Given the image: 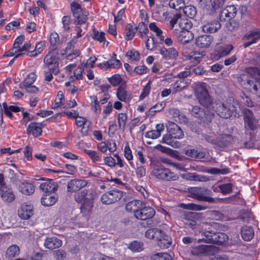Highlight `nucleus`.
Instances as JSON below:
<instances>
[{
  "label": "nucleus",
  "instance_id": "18",
  "mask_svg": "<svg viewBox=\"0 0 260 260\" xmlns=\"http://www.w3.org/2000/svg\"><path fill=\"white\" fill-rule=\"evenodd\" d=\"M213 41V37L210 35L199 36L196 41L197 46L200 48H208Z\"/></svg>",
  "mask_w": 260,
  "mask_h": 260
},
{
  "label": "nucleus",
  "instance_id": "44",
  "mask_svg": "<svg viewBox=\"0 0 260 260\" xmlns=\"http://www.w3.org/2000/svg\"><path fill=\"white\" fill-rule=\"evenodd\" d=\"M137 30V28L131 24H128L125 29V38L126 40H131L134 36Z\"/></svg>",
  "mask_w": 260,
  "mask_h": 260
},
{
  "label": "nucleus",
  "instance_id": "47",
  "mask_svg": "<svg viewBox=\"0 0 260 260\" xmlns=\"http://www.w3.org/2000/svg\"><path fill=\"white\" fill-rule=\"evenodd\" d=\"M182 10L185 15L190 18H193L196 16L197 13L195 7L191 5L184 6Z\"/></svg>",
  "mask_w": 260,
  "mask_h": 260
},
{
  "label": "nucleus",
  "instance_id": "15",
  "mask_svg": "<svg viewBox=\"0 0 260 260\" xmlns=\"http://www.w3.org/2000/svg\"><path fill=\"white\" fill-rule=\"evenodd\" d=\"M0 195L2 200L7 203L12 202L15 198L12 189L7 186H2L1 188Z\"/></svg>",
  "mask_w": 260,
  "mask_h": 260
},
{
  "label": "nucleus",
  "instance_id": "34",
  "mask_svg": "<svg viewBox=\"0 0 260 260\" xmlns=\"http://www.w3.org/2000/svg\"><path fill=\"white\" fill-rule=\"evenodd\" d=\"M165 129V126L163 124H158L156 126L155 130H152L147 132L145 136L149 138L156 139L158 138L162 132Z\"/></svg>",
  "mask_w": 260,
  "mask_h": 260
},
{
  "label": "nucleus",
  "instance_id": "56",
  "mask_svg": "<svg viewBox=\"0 0 260 260\" xmlns=\"http://www.w3.org/2000/svg\"><path fill=\"white\" fill-rule=\"evenodd\" d=\"M109 82L113 86H116L120 84L122 81L121 76L118 74H115L108 78Z\"/></svg>",
  "mask_w": 260,
  "mask_h": 260
},
{
  "label": "nucleus",
  "instance_id": "30",
  "mask_svg": "<svg viewBox=\"0 0 260 260\" xmlns=\"http://www.w3.org/2000/svg\"><path fill=\"white\" fill-rule=\"evenodd\" d=\"M142 202L140 200H134L127 203L125 206V209L129 212H132L136 216V213L139 209L142 207Z\"/></svg>",
  "mask_w": 260,
  "mask_h": 260
},
{
  "label": "nucleus",
  "instance_id": "12",
  "mask_svg": "<svg viewBox=\"0 0 260 260\" xmlns=\"http://www.w3.org/2000/svg\"><path fill=\"white\" fill-rule=\"evenodd\" d=\"M155 210L150 207H142L139 209L136 213L135 217L138 219L145 220L151 218L155 215Z\"/></svg>",
  "mask_w": 260,
  "mask_h": 260
},
{
  "label": "nucleus",
  "instance_id": "31",
  "mask_svg": "<svg viewBox=\"0 0 260 260\" xmlns=\"http://www.w3.org/2000/svg\"><path fill=\"white\" fill-rule=\"evenodd\" d=\"M149 29L155 33L159 43H162L164 37L162 36V31L160 27L155 22H151L149 24Z\"/></svg>",
  "mask_w": 260,
  "mask_h": 260
},
{
  "label": "nucleus",
  "instance_id": "8",
  "mask_svg": "<svg viewBox=\"0 0 260 260\" xmlns=\"http://www.w3.org/2000/svg\"><path fill=\"white\" fill-rule=\"evenodd\" d=\"M71 10L73 16L76 18V21L78 24H82L86 22L87 20L86 13L82 12V9L79 4L77 3L73 2L71 4Z\"/></svg>",
  "mask_w": 260,
  "mask_h": 260
},
{
  "label": "nucleus",
  "instance_id": "49",
  "mask_svg": "<svg viewBox=\"0 0 260 260\" xmlns=\"http://www.w3.org/2000/svg\"><path fill=\"white\" fill-rule=\"evenodd\" d=\"M164 175L162 178V180L165 181H175L178 179V176L174 173L171 172L169 169L167 168L166 172H165Z\"/></svg>",
  "mask_w": 260,
  "mask_h": 260
},
{
  "label": "nucleus",
  "instance_id": "9",
  "mask_svg": "<svg viewBox=\"0 0 260 260\" xmlns=\"http://www.w3.org/2000/svg\"><path fill=\"white\" fill-rule=\"evenodd\" d=\"M24 40V36L21 35L18 37L15 40L13 47L5 53L6 56H15V58H17L20 56V46Z\"/></svg>",
  "mask_w": 260,
  "mask_h": 260
},
{
  "label": "nucleus",
  "instance_id": "55",
  "mask_svg": "<svg viewBox=\"0 0 260 260\" xmlns=\"http://www.w3.org/2000/svg\"><path fill=\"white\" fill-rule=\"evenodd\" d=\"M87 193L88 190L86 189H84L82 191L78 192L74 195V197L75 200L78 203H81L82 201H84L85 199H87L85 198V197L87 194Z\"/></svg>",
  "mask_w": 260,
  "mask_h": 260
},
{
  "label": "nucleus",
  "instance_id": "37",
  "mask_svg": "<svg viewBox=\"0 0 260 260\" xmlns=\"http://www.w3.org/2000/svg\"><path fill=\"white\" fill-rule=\"evenodd\" d=\"M241 236L245 241L251 240L254 236V231L252 227H243L241 229Z\"/></svg>",
  "mask_w": 260,
  "mask_h": 260
},
{
  "label": "nucleus",
  "instance_id": "32",
  "mask_svg": "<svg viewBox=\"0 0 260 260\" xmlns=\"http://www.w3.org/2000/svg\"><path fill=\"white\" fill-rule=\"evenodd\" d=\"M178 34V38L180 42L182 44H186L193 39V34L189 30L180 31L177 32Z\"/></svg>",
  "mask_w": 260,
  "mask_h": 260
},
{
  "label": "nucleus",
  "instance_id": "61",
  "mask_svg": "<svg viewBox=\"0 0 260 260\" xmlns=\"http://www.w3.org/2000/svg\"><path fill=\"white\" fill-rule=\"evenodd\" d=\"M61 21L64 30L65 31H69L70 29V25L71 22L70 17L68 16H64L62 18Z\"/></svg>",
  "mask_w": 260,
  "mask_h": 260
},
{
  "label": "nucleus",
  "instance_id": "19",
  "mask_svg": "<svg viewBox=\"0 0 260 260\" xmlns=\"http://www.w3.org/2000/svg\"><path fill=\"white\" fill-rule=\"evenodd\" d=\"M192 170L198 171L203 172H206L208 173H210L211 174H226L229 172V170L228 168H224L222 169H217L215 168H212L210 169L207 170L204 169L203 167H193L190 166V169Z\"/></svg>",
  "mask_w": 260,
  "mask_h": 260
},
{
  "label": "nucleus",
  "instance_id": "13",
  "mask_svg": "<svg viewBox=\"0 0 260 260\" xmlns=\"http://www.w3.org/2000/svg\"><path fill=\"white\" fill-rule=\"evenodd\" d=\"M18 215L22 219H28L34 215L33 206L30 204H22L18 210Z\"/></svg>",
  "mask_w": 260,
  "mask_h": 260
},
{
  "label": "nucleus",
  "instance_id": "45",
  "mask_svg": "<svg viewBox=\"0 0 260 260\" xmlns=\"http://www.w3.org/2000/svg\"><path fill=\"white\" fill-rule=\"evenodd\" d=\"M184 6L183 0H171L169 2L170 7L177 11L183 10Z\"/></svg>",
  "mask_w": 260,
  "mask_h": 260
},
{
  "label": "nucleus",
  "instance_id": "28",
  "mask_svg": "<svg viewBox=\"0 0 260 260\" xmlns=\"http://www.w3.org/2000/svg\"><path fill=\"white\" fill-rule=\"evenodd\" d=\"M226 0H210L211 5L206 6L205 9L209 14H213L216 10L221 8Z\"/></svg>",
  "mask_w": 260,
  "mask_h": 260
},
{
  "label": "nucleus",
  "instance_id": "21",
  "mask_svg": "<svg viewBox=\"0 0 260 260\" xmlns=\"http://www.w3.org/2000/svg\"><path fill=\"white\" fill-rule=\"evenodd\" d=\"M183 179L189 181L207 182L209 180L207 176L199 175L196 173H187L182 175Z\"/></svg>",
  "mask_w": 260,
  "mask_h": 260
},
{
  "label": "nucleus",
  "instance_id": "38",
  "mask_svg": "<svg viewBox=\"0 0 260 260\" xmlns=\"http://www.w3.org/2000/svg\"><path fill=\"white\" fill-rule=\"evenodd\" d=\"M36 79V75L34 73L29 74L24 80L19 84L20 88L23 89V87L32 85Z\"/></svg>",
  "mask_w": 260,
  "mask_h": 260
},
{
  "label": "nucleus",
  "instance_id": "51",
  "mask_svg": "<svg viewBox=\"0 0 260 260\" xmlns=\"http://www.w3.org/2000/svg\"><path fill=\"white\" fill-rule=\"evenodd\" d=\"M233 48V46L231 45H221L218 49V53L219 56V57H220L229 54Z\"/></svg>",
  "mask_w": 260,
  "mask_h": 260
},
{
  "label": "nucleus",
  "instance_id": "39",
  "mask_svg": "<svg viewBox=\"0 0 260 260\" xmlns=\"http://www.w3.org/2000/svg\"><path fill=\"white\" fill-rule=\"evenodd\" d=\"M166 170L167 168L161 165L156 166L153 169L151 174L156 178L161 179Z\"/></svg>",
  "mask_w": 260,
  "mask_h": 260
},
{
  "label": "nucleus",
  "instance_id": "1",
  "mask_svg": "<svg viewBox=\"0 0 260 260\" xmlns=\"http://www.w3.org/2000/svg\"><path fill=\"white\" fill-rule=\"evenodd\" d=\"M213 108L216 113L221 117L229 118L232 115L238 113V104L233 100L223 103L220 102L213 104Z\"/></svg>",
  "mask_w": 260,
  "mask_h": 260
},
{
  "label": "nucleus",
  "instance_id": "7",
  "mask_svg": "<svg viewBox=\"0 0 260 260\" xmlns=\"http://www.w3.org/2000/svg\"><path fill=\"white\" fill-rule=\"evenodd\" d=\"M243 114L245 128L252 131L256 130L258 127V121L253 113L249 109H245Z\"/></svg>",
  "mask_w": 260,
  "mask_h": 260
},
{
  "label": "nucleus",
  "instance_id": "50",
  "mask_svg": "<svg viewBox=\"0 0 260 260\" xmlns=\"http://www.w3.org/2000/svg\"><path fill=\"white\" fill-rule=\"evenodd\" d=\"M125 55L128 60L131 62L137 61L140 58L139 53L134 49L128 50Z\"/></svg>",
  "mask_w": 260,
  "mask_h": 260
},
{
  "label": "nucleus",
  "instance_id": "5",
  "mask_svg": "<svg viewBox=\"0 0 260 260\" xmlns=\"http://www.w3.org/2000/svg\"><path fill=\"white\" fill-rule=\"evenodd\" d=\"M191 113L201 122L208 124L211 122L214 117V114L208 109H204L198 106H193L191 109Z\"/></svg>",
  "mask_w": 260,
  "mask_h": 260
},
{
  "label": "nucleus",
  "instance_id": "6",
  "mask_svg": "<svg viewBox=\"0 0 260 260\" xmlns=\"http://www.w3.org/2000/svg\"><path fill=\"white\" fill-rule=\"evenodd\" d=\"M122 196V191L119 190L113 189L103 194L101 198V201L103 204L110 205L118 202Z\"/></svg>",
  "mask_w": 260,
  "mask_h": 260
},
{
  "label": "nucleus",
  "instance_id": "57",
  "mask_svg": "<svg viewBox=\"0 0 260 260\" xmlns=\"http://www.w3.org/2000/svg\"><path fill=\"white\" fill-rule=\"evenodd\" d=\"M138 27L140 37L142 38L146 37L149 31L147 26L142 22L139 24Z\"/></svg>",
  "mask_w": 260,
  "mask_h": 260
},
{
  "label": "nucleus",
  "instance_id": "33",
  "mask_svg": "<svg viewBox=\"0 0 260 260\" xmlns=\"http://www.w3.org/2000/svg\"><path fill=\"white\" fill-rule=\"evenodd\" d=\"M20 191L24 194L29 195L34 192L35 189L33 185L29 182L23 181L19 184Z\"/></svg>",
  "mask_w": 260,
  "mask_h": 260
},
{
  "label": "nucleus",
  "instance_id": "53",
  "mask_svg": "<svg viewBox=\"0 0 260 260\" xmlns=\"http://www.w3.org/2000/svg\"><path fill=\"white\" fill-rule=\"evenodd\" d=\"M151 260H172L171 256L167 253H157L151 256Z\"/></svg>",
  "mask_w": 260,
  "mask_h": 260
},
{
  "label": "nucleus",
  "instance_id": "52",
  "mask_svg": "<svg viewBox=\"0 0 260 260\" xmlns=\"http://www.w3.org/2000/svg\"><path fill=\"white\" fill-rule=\"evenodd\" d=\"M84 152L89 156L93 162L99 161L101 160L99 152L91 150L85 149Z\"/></svg>",
  "mask_w": 260,
  "mask_h": 260
},
{
  "label": "nucleus",
  "instance_id": "42",
  "mask_svg": "<svg viewBox=\"0 0 260 260\" xmlns=\"http://www.w3.org/2000/svg\"><path fill=\"white\" fill-rule=\"evenodd\" d=\"M44 45V42H39L36 45L35 49L33 51L28 52L27 55L30 57L37 56L43 50Z\"/></svg>",
  "mask_w": 260,
  "mask_h": 260
},
{
  "label": "nucleus",
  "instance_id": "48",
  "mask_svg": "<svg viewBox=\"0 0 260 260\" xmlns=\"http://www.w3.org/2000/svg\"><path fill=\"white\" fill-rule=\"evenodd\" d=\"M246 37L247 39L252 37V39L250 42L251 44L255 43L260 39V30L258 29H254L249 32Z\"/></svg>",
  "mask_w": 260,
  "mask_h": 260
},
{
  "label": "nucleus",
  "instance_id": "24",
  "mask_svg": "<svg viewBox=\"0 0 260 260\" xmlns=\"http://www.w3.org/2000/svg\"><path fill=\"white\" fill-rule=\"evenodd\" d=\"M44 126L45 124L43 123H31L27 127V133L35 137H38L42 134V127Z\"/></svg>",
  "mask_w": 260,
  "mask_h": 260
},
{
  "label": "nucleus",
  "instance_id": "26",
  "mask_svg": "<svg viewBox=\"0 0 260 260\" xmlns=\"http://www.w3.org/2000/svg\"><path fill=\"white\" fill-rule=\"evenodd\" d=\"M221 27L220 23L217 21L208 22L202 26V30L204 32L214 33Z\"/></svg>",
  "mask_w": 260,
  "mask_h": 260
},
{
  "label": "nucleus",
  "instance_id": "14",
  "mask_svg": "<svg viewBox=\"0 0 260 260\" xmlns=\"http://www.w3.org/2000/svg\"><path fill=\"white\" fill-rule=\"evenodd\" d=\"M168 131L169 133L165 136H169L170 137L175 139H180L184 137V133L181 128L176 123L171 122L168 127Z\"/></svg>",
  "mask_w": 260,
  "mask_h": 260
},
{
  "label": "nucleus",
  "instance_id": "43",
  "mask_svg": "<svg viewBox=\"0 0 260 260\" xmlns=\"http://www.w3.org/2000/svg\"><path fill=\"white\" fill-rule=\"evenodd\" d=\"M162 142L176 148L181 147V143L179 141L175 140L174 138L170 137L169 136H164Z\"/></svg>",
  "mask_w": 260,
  "mask_h": 260
},
{
  "label": "nucleus",
  "instance_id": "4",
  "mask_svg": "<svg viewBox=\"0 0 260 260\" xmlns=\"http://www.w3.org/2000/svg\"><path fill=\"white\" fill-rule=\"evenodd\" d=\"M170 25L171 29L176 26L175 30L177 32L180 31L189 30L192 24L190 21L184 18H182L178 14H175L170 21Z\"/></svg>",
  "mask_w": 260,
  "mask_h": 260
},
{
  "label": "nucleus",
  "instance_id": "46",
  "mask_svg": "<svg viewBox=\"0 0 260 260\" xmlns=\"http://www.w3.org/2000/svg\"><path fill=\"white\" fill-rule=\"evenodd\" d=\"M185 154L188 156L196 158H203L205 157V153L202 151H198L197 150L188 149L185 151Z\"/></svg>",
  "mask_w": 260,
  "mask_h": 260
},
{
  "label": "nucleus",
  "instance_id": "60",
  "mask_svg": "<svg viewBox=\"0 0 260 260\" xmlns=\"http://www.w3.org/2000/svg\"><path fill=\"white\" fill-rule=\"evenodd\" d=\"M128 248L134 252H139L143 250V244L140 242L134 241L129 245Z\"/></svg>",
  "mask_w": 260,
  "mask_h": 260
},
{
  "label": "nucleus",
  "instance_id": "62",
  "mask_svg": "<svg viewBox=\"0 0 260 260\" xmlns=\"http://www.w3.org/2000/svg\"><path fill=\"white\" fill-rule=\"evenodd\" d=\"M92 38L102 42L105 40V33L103 32H99L98 30H94L92 35Z\"/></svg>",
  "mask_w": 260,
  "mask_h": 260
},
{
  "label": "nucleus",
  "instance_id": "16",
  "mask_svg": "<svg viewBox=\"0 0 260 260\" xmlns=\"http://www.w3.org/2000/svg\"><path fill=\"white\" fill-rule=\"evenodd\" d=\"M57 185L53 181L52 179H46L45 182L41 183L40 188L45 193H50L54 192L57 190Z\"/></svg>",
  "mask_w": 260,
  "mask_h": 260
},
{
  "label": "nucleus",
  "instance_id": "25",
  "mask_svg": "<svg viewBox=\"0 0 260 260\" xmlns=\"http://www.w3.org/2000/svg\"><path fill=\"white\" fill-rule=\"evenodd\" d=\"M212 249V246L211 245H201L193 248L191 250V253L194 255L208 254Z\"/></svg>",
  "mask_w": 260,
  "mask_h": 260
},
{
  "label": "nucleus",
  "instance_id": "17",
  "mask_svg": "<svg viewBox=\"0 0 260 260\" xmlns=\"http://www.w3.org/2000/svg\"><path fill=\"white\" fill-rule=\"evenodd\" d=\"M126 87L125 83H122L117 90V98L120 101L124 102H127L132 99L131 94L126 90Z\"/></svg>",
  "mask_w": 260,
  "mask_h": 260
},
{
  "label": "nucleus",
  "instance_id": "35",
  "mask_svg": "<svg viewBox=\"0 0 260 260\" xmlns=\"http://www.w3.org/2000/svg\"><path fill=\"white\" fill-rule=\"evenodd\" d=\"M44 61L46 65L58 64L57 53L55 51L49 52L45 57Z\"/></svg>",
  "mask_w": 260,
  "mask_h": 260
},
{
  "label": "nucleus",
  "instance_id": "22",
  "mask_svg": "<svg viewBox=\"0 0 260 260\" xmlns=\"http://www.w3.org/2000/svg\"><path fill=\"white\" fill-rule=\"evenodd\" d=\"M57 200V195L54 192L45 193L41 199V203L44 206H50L54 205Z\"/></svg>",
  "mask_w": 260,
  "mask_h": 260
},
{
  "label": "nucleus",
  "instance_id": "27",
  "mask_svg": "<svg viewBox=\"0 0 260 260\" xmlns=\"http://www.w3.org/2000/svg\"><path fill=\"white\" fill-rule=\"evenodd\" d=\"M228 239V236L223 233H214L212 236H210L209 242L210 243L222 244Z\"/></svg>",
  "mask_w": 260,
  "mask_h": 260
},
{
  "label": "nucleus",
  "instance_id": "54",
  "mask_svg": "<svg viewBox=\"0 0 260 260\" xmlns=\"http://www.w3.org/2000/svg\"><path fill=\"white\" fill-rule=\"evenodd\" d=\"M117 120L119 128L120 129H123L125 126L127 121L126 115L123 113L118 114L117 116Z\"/></svg>",
  "mask_w": 260,
  "mask_h": 260
},
{
  "label": "nucleus",
  "instance_id": "23",
  "mask_svg": "<svg viewBox=\"0 0 260 260\" xmlns=\"http://www.w3.org/2000/svg\"><path fill=\"white\" fill-rule=\"evenodd\" d=\"M156 240L158 246L162 249L168 248L172 244L171 237L163 231H162V234Z\"/></svg>",
  "mask_w": 260,
  "mask_h": 260
},
{
  "label": "nucleus",
  "instance_id": "64",
  "mask_svg": "<svg viewBox=\"0 0 260 260\" xmlns=\"http://www.w3.org/2000/svg\"><path fill=\"white\" fill-rule=\"evenodd\" d=\"M202 137L206 140V142L214 145L217 146V139H215L212 135L208 134H203Z\"/></svg>",
  "mask_w": 260,
  "mask_h": 260
},
{
  "label": "nucleus",
  "instance_id": "41",
  "mask_svg": "<svg viewBox=\"0 0 260 260\" xmlns=\"http://www.w3.org/2000/svg\"><path fill=\"white\" fill-rule=\"evenodd\" d=\"M92 206L91 201L88 199H85L80 207L81 211L84 214H87L91 210Z\"/></svg>",
  "mask_w": 260,
  "mask_h": 260
},
{
  "label": "nucleus",
  "instance_id": "40",
  "mask_svg": "<svg viewBox=\"0 0 260 260\" xmlns=\"http://www.w3.org/2000/svg\"><path fill=\"white\" fill-rule=\"evenodd\" d=\"M19 253V247L17 245H12L7 249L6 255L8 258H12L18 255Z\"/></svg>",
  "mask_w": 260,
  "mask_h": 260
},
{
  "label": "nucleus",
  "instance_id": "11",
  "mask_svg": "<svg viewBox=\"0 0 260 260\" xmlns=\"http://www.w3.org/2000/svg\"><path fill=\"white\" fill-rule=\"evenodd\" d=\"M237 9L234 5L227 6L220 12V21L230 20L234 18L237 14Z\"/></svg>",
  "mask_w": 260,
  "mask_h": 260
},
{
  "label": "nucleus",
  "instance_id": "20",
  "mask_svg": "<svg viewBox=\"0 0 260 260\" xmlns=\"http://www.w3.org/2000/svg\"><path fill=\"white\" fill-rule=\"evenodd\" d=\"M44 245L48 249H56L62 245V241L55 237H49L45 240Z\"/></svg>",
  "mask_w": 260,
  "mask_h": 260
},
{
  "label": "nucleus",
  "instance_id": "29",
  "mask_svg": "<svg viewBox=\"0 0 260 260\" xmlns=\"http://www.w3.org/2000/svg\"><path fill=\"white\" fill-rule=\"evenodd\" d=\"M183 55L185 59L191 60L192 61H194V63H199L201 59L205 55L203 52L195 51L187 54L185 52H183Z\"/></svg>",
  "mask_w": 260,
  "mask_h": 260
},
{
  "label": "nucleus",
  "instance_id": "10",
  "mask_svg": "<svg viewBox=\"0 0 260 260\" xmlns=\"http://www.w3.org/2000/svg\"><path fill=\"white\" fill-rule=\"evenodd\" d=\"M87 184V182L84 179H72L67 184V191L76 192L86 186Z\"/></svg>",
  "mask_w": 260,
  "mask_h": 260
},
{
  "label": "nucleus",
  "instance_id": "58",
  "mask_svg": "<svg viewBox=\"0 0 260 260\" xmlns=\"http://www.w3.org/2000/svg\"><path fill=\"white\" fill-rule=\"evenodd\" d=\"M220 191L224 194L230 193L232 191V184L231 183L223 184L219 185Z\"/></svg>",
  "mask_w": 260,
  "mask_h": 260
},
{
  "label": "nucleus",
  "instance_id": "2",
  "mask_svg": "<svg viewBox=\"0 0 260 260\" xmlns=\"http://www.w3.org/2000/svg\"><path fill=\"white\" fill-rule=\"evenodd\" d=\"M190 196L200 201H204L210 203L215 202L214 198L211 197L212 191L211 190L202 187H193L189 190Z\"/></svg>",
  "mask_w": 260,
  "mask_h": 260
},
{
  "label": "nucleus",
  "instance_id": "63",
  "mask_svg": "<svg viewBox=\"0 0 260 260\" xmlns=\"http://www.w3.org/2000/svg\"><path fill=\"white\" fill-rule=\"evenodd\" d=\"M242 220L246 222H249L251 220H253L254 217L253 215L249 211H246L244 212L241 216Z\"/></svg>",
  "mask_w": 260,
  "mask_h": 260
},
{
  "label": "nucleus",
  "instance_id": "36",
  "mask_svg": "<svg viewBox=\"0 0 260 260\" xmlns=\"http://www.w3.org/2000/svg\"><path fill=\"white\" fill-rule=\"evenodd\" d=\"M216 139L217 146L220 147L229 145L231 143L232 140V136L227 134L220 135Z\"/></svg>",
  "mask_w": 260,
  "mask_h": 260
},
{
  "label": "nucleus",
  "instance_id": "3",
  "mask_svg": "<svg viewBox=\"0 0 260 260\" xmlns=\"http://www.w3.org/2000/svg\"><path fill=\"white\" fill-rule=\"evenodd\" d=\"M197 99L203 106L208 108L211 105L212 101L204 83L198 84L195 87Z\"/></svg>",
  "mask_w": 260,
  "mask_h": 260
},
{
  "label": "nucleus",
  "instance_id": "59",
  "mask_svg": "<svg viewBox=\"0 0 260 260\" xmlns=\"http://www.w3.org/2000/svg\"><path fill=\"white\" fill-rule=\"evenodd\" d=\"M151 81L149 80L148 82L146 84V85L144 87L142 91L139 96L140 100H143L149 94L151 89Z\"/></svg>",
  "mask_w": 260,
  "mask_h": 260
}]
</instances>
